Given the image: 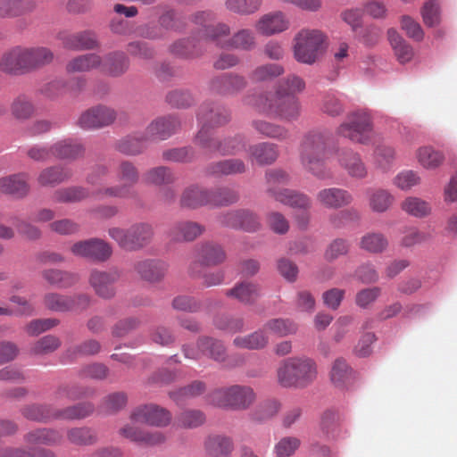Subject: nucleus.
<instances>
[{"mask_svg":"<svg viewBox=\"0 0 457 457\" xmlns=\"http://www.w3.org/2000/svg\"><path fill=\"white\" fill-rule=\"evenodd\" d=\"M143 181L146 185L164 187L173 184L176 176L170 168L158 166L146 170L143 175Z\"/></svg>","mask_w":457,"mask_h":457,"instance_id":"4c0bfd02","label":"nucleus"},{"mask_svg":"<svg viewBox=\"0 0 457 457\" xmlns=\"http://www.w3.org/2000/svg\"><path fill=\"white\" fill-rule=\"evenodd\" d=\"M145 133L140 137H127L121 139L117 145L118 150L127 155H136L143 152L145 147Z\"/></svg>","mask_w":457,"mask_h":457,"instance_id":"13d9d810","label":"nucleus"},{"mask_svg":"<svg viewBox=\"0 0 457 457\" xmlns=\"http://www.w3.org/2000/svg\"><path fill=\"white\" fill-rule=\"evenodd\" d=\"M205 391V384L202 381L195 380L190 385L182 387L177 391L170 392V397L178 404L183 403L187 398L200 395Z\"/></svg>","mask_w":457,"mask_h":457,"instance_id":"6e6d98bb","label":"nucleus"},{"mask_svg":"<svg viewBox=\"0 0 457 457\" xmlns=\"http://www.w3.org/2000/svg\"><path fill=\"white\" fill-rule=\"evenodd\" d=\"M226 295L244 304H253L261 296L262 290L258 284L243 281L228 290Z\"/></svg>","mask_w":457,"mask_h":457,"instance_id":"cd10ccee","label":"nucleus"},{"mask_svg":"<svg viewBox=\"0 0 457 457\" xmlns=\"http://www.w3.org/2000/svg\"><path fill=\"white\" fill-rule=\"evenodd\" d=\"M205 421V415L198 410H187L178 415L177 425L184 428H195L203 425Z\"/></svg>","mask_w":457,"mask_h":457,"instance_id":"e2e57ef3","label":"nucleus"},{"mask_svg":"<svg viewBox=\"0 0 457 457\" xmlns=\"http://www.w3.org/2000/svg\"><path fill=\"white\" fill-rule=\"evenodd\" d=\"M196 143L207 153H219L222 155H235L245 149V142L243 137L236 136L223 140L219 138H207L203 130L196 135Z\"/></svg>","mask_w":457,"mask_h":457,"instance_id":"9b49d317","label":"nucleus"},{"mask_svg":"<svg viewBox=\"0 0 457 457\" xmlns=\"http://www.w3.org/2000/svg\"><path fill=\"white\" fill-rule=\"evenodd\" d=\"M120 277V274L117 270L105 271L95 269L90 272L88 282L99 297L111 299L116 295L114 284Z\"/></svg>","mask_w":457,"mask_h":457,"instance_id":"2eb2a0df","label":"nucleus"},{"mask_svg":"<svg viewBox=\"0 0 457 457\" xmlns=\"http://www.w3.org/2000/svg\"><path fill=\"white\" fill-rule=\"evenodd\" d=\"M197 120L201 125L198 133L204 130L205 137L212 138L209 134V129L227 124L230 120V112L223 106L212 103H204L199 108Z\"/></svg>","mask_w":457,"mask_h":457,"instance_id":"f8f14e48","label":"nucleus"},{"mask_svg":"<svg viewBox=\"0 0 457 457\" xmlns=\"http://www.w3.org/2000/svg\"><path fill=\"white\" fill-rule=\"evenodd\" d=\"M263 328L279 337H283L295 335L297 332L298 326L291 320L279 318L268 320Z\"/></svg>","mask_w":457,"mask_h":457,"instance_id":"8fccbe9b","label":"nucleus"},{"mask_svg":"<svg viewBox=\"0 0 457 457\" xmlns=\"http://www.w3.org/2000/svg\"><path fill=\"white\" fill-rule=\"evenodd\" d=\"M171 418V413L167 409L154 403L138 406L130 414L131 421L154 427L168 426Z\"/></svg>","mask_w":457,"mask_h":457,"instance_id":"ddd939ff","label":"nucleus"},{"mask_svg":"<svg viewBox=\"0 0 457 457\" xmlns=\"http://www.w3.org/2000/svg\"><path fill=\"white\" fill-rule=\"evenodd\" d=\"M226 253L222 247L213 243H205L198 250V260L203 265L214 266L223 262Z\"/></svg>","mask_w":457,"mask_h":457,"instance_id":"a19ab883","label":"nucleus"},{"mask_svg":"<svg viewBox=\"0 0 457 457\" xmlns=\"http://www.w3.org/2000/svg\"><path fill=\"white\" fill-rule=\"evenodd\" d=\"M71 297L57 293H47L43 302L46 308L57 312H71Z\"/></svg>","mask_w":457,"mask_h":457,"instance_id":"680f3d73","label":"nucleus"},{"mask_svg":"<svg viewBox=\"0 0 457 457\" xmlns=\"http://www.w3.org/2000/svg\"><path fill=\"white\" fill-rule=\"evenodd\" d=\"M269 185L268 192L278 202L292 208L308 210L311 208V198L303 193L290 189H277V186L286 185L289 182L288 173L280 169L268 170L265 174Z\"/></svg>","mask_w":457,"mask_h":457,"instance_id":"20e7f679","label":"nucleus"},{"mask_svg":"<svg viewBox=\"0 0 457 457\" xmlns=\"http://www.w3.org/2000/svg\"><path fill=\"white\" fill-rule=\"evenodd\" d=\"M230 34V28L225 23H218L215 26H211L205 29V32L203 35H199L200 38L210 39L215 42L218 46L223 48H228L225 46L227 37Z\"/></svg>","mask_w":457,"mask_h":457,"instance_id":"4d7b16f0","label":"nucleus"},{"mask_svg":"<svg viewBox=\"0 0 457 457\" xmlns=\"http://www.w3.org/2000/svg\"><path fill=\"white\" fill-rule=\"evenodd\" d=\"M0 71L11 74L26 71L23 59V48L15 47L4 53L0 58Z\"/></svg>","mask_w":457,"mask_h":457,"instance_id":"f704fd0d","label":"nucleus"},{"mask_svg":"<svg viewBox=\"0 0 457 457\" xmlns=\"http://www.w3.org/2000/svg\"><path fill=\"white\" fill-rule=\"evenodd\" d=\"M108 234L120 247L129 251H136L151 242L154 237V228L150 223L138 222L131 225L127 229L118 227L110 228Z\"/></svg>","mask_w":457,"mask_h":457,"instance_id":"0eeeda50","label":"nucleus"},{"mask_svg":"<svg viewBox=\"0 0 457 457\" xmlns=\"http://www.w3.org/2000/svg\"><path fill=\"white\" fill-rule=\"evenodd\" d=\"M71 176L72 172L68 167L54 165L42 170L37 180L42 187H55L68 180Z\"/></svg>","mask_w":457,"mask_h":457,"instance_id":"7c9ffc66","label":"nucleus"},{"mask_svg":"<svg viewBox=\"0 0 457 457\" xmlns=\"http://www.w3.org/2000/svg\"><path fill=\"white\" fill-rule=\"evenodd\" d=\"M115 119V110L105 105H97L82 112L77 124L83 129H94L109 126Z\"/></svg>","mask_w":457,"mask_h":457,"instance_id":"4468645a","label":"nucleus"},{"mask_svg":"<svg viewBox=\"0 0 457 457\" xmlns=\"http://www.w3.org/2000/svg\"><path fill=\"white\" fill-rule=\"evenodd\" d=\"M262 4V0H226L225 7L230 12L239 15H252L257 12Z\"/></svg>","mask_w":457,"mask_h":457,"instance_id":"3c124183","label":"nucleus"},{"mask_svg":"<svg viewBox=\"0 0 457 457\" xmlns=\"http://www.w3.org/2000/svg\"><path fill=\"white\" fill-rule=\"evenodd\" d=\"M283 94L284 89H277L275 95L249 96L245 98V103L259 113L285 121H294L301 114L300 101L296 96Z\"/></svg>","mask_w":457,"mask_h":457,"instance_id":"f257e3e1","label":"nucleus"},{"mask_svg":"<svg viewBox=\"0 0 457 457\" xmlns=\"http://www.w3.org/2000/svg\"><path fill=\"white\" fill-rule=\"evenodd\" d=\"M198 346L203 353L216 361H223L226 357V349L222 343L212 337H200Z\"/></svg>","mask_w":457,"mask_h":457,"instance_id":"09e8293b","label":"nucleus"},{"mask_svg":"<svg viewBox=\"0 0 457 457\" xmlns=\"http://www.w3.org/2000/svg\"><path fill=\"white\" fill-rule=\"evenodd\" d=\"M62 438L59 432L52 429H37L28 433L25 440L30 444H54L58 443Z\"/></svg>","mask_w":457,"mask_h":457,"instance_id":"0e129e2a","label":"nucleus"},{"mask_svg":"<svg viewBox=\"0 0 457 457\" xmlns=\"http://www.w3.org/2000/svg\"><path fill=\"white\" fill-rule=\"evenodd\" d=\"M89 196L87 189L82 187L61 188L54 193L53 199L57 203H75Z\"/></svg>","mask_w":457,"mask_h":457,"instance_id":"864d4df0","label":"nucleus"},{"mask_svg":"<svg viewBox=\"0 0 457 457\" xmlns=\"http://www.w3.org/2000/svg\"><path fill=\"white\" fill-rule=\"evenodd\" d=\"M254 28L258 34L270 37L287 30L289 28V20L280 11L270 12L256 21Z\"/></svg>","mask_w":457,"mask_h":457,"instance_id":"f3484780","label":"nucleus"},{"mask_svg":"<svg viewBox=\"0 0 457 457\" xmlns=\"http://www.w3.org/2000/svg\"><path fill=\"white\" fill-rule=\"evenodd\" d=\"M235 346L248 350H261L265 348L269 344V337L266 330L259 329L246 336L237 337L233 340Z\"/></svg>","mask_w":457,"mask_h":457,"instance_id":"ea45409f","label":"nucleus"},{"mask_svg":"<svg viewBox=\"0 0 457 457\" xmlns=\"http://www.w3.org/2000/svg\"><path fill=\"white\" fill-rule=\"evenodd\" d=\"M338 164L347 172V174L355 179H364L368 175V170L361 155L351 148H339L337 153Z\"/></svg>","mask_w":457,"mask_h":457,"instance_id":"a211bd4d","label":"nucleus"},{"mask_svg":"<svg viewBox=\"0 0 457 457\" xmlns=\"http://www.w3.org/2000/svg\"><path fill=\"white\" fill-rule=\"evenodd\" d=\"M285 70L278 63H265L257 66L250 74L254 82L268 81L276 79L284 73Z\"/></svg>","mask_w":457,"mask_h":457,"instance_id":"603ef678","label":"nucleus"},{"mask_svg":"<svg viewBox=\"0 0 457 457\" xmlns=\"http://www.w3.org/2000/svg\"><path fill=\"white\" fill-rule=\"evenodd\" d=\"M336 133L337 136L360 144H369L372 137L370 116L365 112H353L347 120L340 124Z\"/></svg>","mask_w":457,"mask_h":457,"instance_id":"6e6552de","label":"nucleus"},{"mask_svg":"<svg viewBox=\"0 0 457 457\" xmlns=\"http://www.w3.org/2000/svg\"><path fill=\"white\" fill-rule=\"evenodd\" d=\"M62 40L65 48L75 51L91 50L99 46L96 34L91 30L65 35Z\"/></svg>","mask_w":457,"mask_h":457,"instance_id":"a878e982","label":"nucleus"},{"mask_svg":"<svg viewBox=\"0 0 457 457\" xmlns=\"http://www.w3.org/2000/svg\"><path fill=\"white\" fill-rule=\"evenodd\" d=\"M325 39L320 30L301 29L294 37V57L299 62L313 64L323 53Z\"/></svg>","mask_w":457,"mask_h":457,"instance_id":"39448f33","label":"nucleus"},{"mask_svg":"<svg viewBox=\"0 0 457 457\" xmlns=\"http://www.w3.org/2000/svg\"><path fill=\"white\" fill-rule=\"evenodd\" d=\"M252 126L258 133L266 137L278 140H284L288 137V130L278 124L262 120H254L252 121Z\"/></svg>","mask_w":457,"mask_h":457,"instance_id":"49530a36","label":"nucleus"},{"mask_svg":"<svg viewBox=\"0 0 457 457\" xmlns=\"http://www.w3.org/2000/svg\"><path fill=\"white\" fill-rule=\"evenodd\" d=\"M395 196L385 189H371L369 192V206L375 212H385L394 204Z\"/></svg>","mask_w":457,"mask_h":457,"instance_id":"c03bdc74","label":"nucleus"},{"mask_svg":"<svg viewBox=\"0 0 457 457\" xmlns=\"http://www.w3.org/2000/svg\"><path fill=\"white\" fill-rule=\"evenodd\" d=\"M211 204V191L190 185L184 188L179 197V204L186 209H197Z\"/></svg>","mask_w":457,"mask_h":457,"instance_id":"4be33fe9","label":"nucleus"},{"mask_svg":"<svg viewBox=\"0 0 457 457\" xmlns=\"http://www.w3.org/2000/svg\"><path fill=\"white\" fill-rule=\"evenodd\" d=\"M401 208L406 213L417 218H423L431 211L428 202L414 196L405 198L401 204Z\"/></svg>","mask_w":457,"mask_h":457,"instance_id":"5fc2aeb1","label":"nucleus"},{"mask_svg":"<svg viewBox=\"0 0 457 457\" xmlns=\"http://www.w3.org/2000/svg\"><path fill=\"white\" fill-rule=\"evenodd\" d=\"M129 67V59L127 54L121 51L112 52L102 58L100 65L101 71L111 77H120L123 75Z\"/></svg>","mask_w":457,"mask_h":457,"instance_id":"b1692460","label":"nucleus"},{"mask_svg":"<svg viewBox=\"0 0 457 457\" xmlns=\"http://www.w3.org/2000/svg\"><path fill=\"white\" fill-rule=\"evenodd\" d=\"M135 270L143 279L158 282L165 276L167 265L159 260H145L137 262Z\"/></svg>","mask_w":457,"mask_h":457,"instance_id":"c756f323","label":"nucleus"},{"mask_svg":"<svg viewBox=\"0 0 457 457\" xmlns=\"http://www.w3.org/2000/svg\"><path fill=\"white\" fill-rule=\"evenodd\" d=\"M22 415L30 420L46 422L54 419V411L48 405H29L22 410Z\"/></svg>","mask_w":457,"mask_h":457,"instance_id":"052dcab7","label":"nucleus"},{"mask_svg":"<svg viewBox=\"0 0 457 457\" xmlns=\"http://www.w3.org/2000/svg\"><path fill=\"white\" fill-rule=\"evenodd\" d=\"M116 177L122 185L99 188L96 195L101 197H129L130 195L129 187L136 185L139 180V171L132 162L123 161L117 168Z\"/></svg>","mask_w":457,"mask_h":457,"instance_id":"1a4fd4ad","label":"nucleus"},{"mask_svg":"<svg viewBox=\"0 0 457 457\" xmlns=\"http://www.w3.org/2000/svg\"><path fill=\"white\" fill-rule=\"evenodd\" d=\"M417 158L426 169H435L443 162L442 154L429 146L420 147L417 152Z\"/></svg>","mask_w":457,"mask_h":457,"instance_id":"69168bd1","label":"nucleus"},{"mask_svg":"<svg viewBox=\"0 0 457 457\" xmlns=\"http://www.w3.org/2000/svg\"><path fill=\"white\" fill-rule=\"evenodd\" d=\"M329 140V131L314 129L304 135L300 146L301 163L308 171L320 179L331 177L325 166V155Z\"/></svg>","mask_w":457,"mask_h":457,"instance_id":"f03ea898","label":"nucleus"},{"mask_svg":"<svg viewBox=\"0 0 457 457\" xmlns=\"http://www.w3.org/2000/svg\"><path fill=\"white\" fill-rule=\"evenodd\" d=\"M120 433L122 436L129 439L130 441L148 445L162 444L165 440V436L162 432H148L140 429L134 425L124 426L120 428Z\"/></svg>","mask_w":457,"mask_h":457,"instance_id":"bb28decb","label":"nucleus"},{"mask_svg":"<svg viewBox=\"0 0 457 457\" xmlns=\"http://www.w3.org/2000/svg\"><path fill=\"white\" fill-rule=\"evenodd\" d=\"M94 411L90 403H81L62 410L54 411L55 420H79L89 416Z\"/></svg>","mask_w":457,"mask_h":457,"instance_id":"de8ad7c7","label":"nucleus"},{"mask_svg":"<svg viewBox=\"0 0 457 457\" xmlns=\"http://www.w3.org/2000/svg\"><path fill=\"white\" fill-rule=\"evenodd\" d=\"M207 457H229L234 450L232 440L221 435H210L204 442Z\"/></svg>","mask_w":457,"mask_h":457,"instance_id":"393cba45","label":"nucleus"},{"mask_svg":"<svg viewBox=\"0 0 457 457\" xmlns=\"http://www.w3.org/2000/svg\"><path fill=\"white\" fill-rule=\"evenodd\" d=\"M180 128V121L173 115L158 117L145 129V140H165Z\"/></svg>","mask_w":457,"mask_h":457,"instance_id":"dca6fc26","label":"nucleus"},{"mask_svg":"<svg viewBox=\"0 0 457 457\" xmlns=\"http://www.w3.org/2000/svg\"><path fill=\"white\" fill-rule=\"evenodd\" d=\"M204 230V226L200 223L183 220L172 225L168 232V236L172 242H190L201 236Z\"/></svg>","mask_w":457,"mask_h":457,"instance_id":"412c9836","label":"nucleus"},{"mask_svg":"<svg viewBox=\"0 0 457 457\" xmlns=\"http://www.w3.org/2000/svg\"><path fill=\"white\" fill-rule=\"evenodd\" d=\"M354 378V371L344 358H337L334 361L330 379L337 387H343L350 384Z\"/></svg>","mask_w":457,"mask_h":457,"instance_id":"e433bc0d","label":"nucleus"},{"mask_svg":"<svg viewBox=\"0 0 457 457\" xmlns=\"http://www.w3.org/2000/svg\"><path fill=\"white\" fill-rule=\"evenodd\" d=\"M387 36L397 60L401 63L410 62L413 57L412 47L394 29H388Z\"/></svg>","mask_w":457,"mask_h":457,"instance_id":"79ce46f5","label":"nucleus"},{"mask_svg":"<svg viewBox=\"0 0 457 457\" xmlns=\"http://www.w3.org/2000/svg\"><path fill=\"white\" fill-rule=\"evenodd\" d=\"M255 400L256 394L254 390L251 386L244 385H233L228 387L219 388L209 395V401L212 404L234 410H246Z\"/></svg>","mask_w":457,"mask_h":457,"instance_id":"423d86ee","label":"nucleus"},{"mask_svg":"<svg viewBox=\"0 0 457 457\" xmlns=\"http://www.w3.org/2000/svg\"><path fill=\"white\" fill-rule=\"evenodd\" d=\"M102 64V57L96 54H85L71 59L66 64L68 73L88 72Z\"/></svg>","mask_w":457,"mask_h":457,"instance_id":"72a5a7b5","label":"nucleus"},{"mask_svg":"<svg viewBox=\"0 0 457 457\" xmlns=\"http://www.w3.org/2000/svg\"><path fill=\"white\" fill-rule=\"evenodd\" d=\"M301 445V440L296 436H284L274 447L275 457H291Z\"/></svg>","mask_w":457,"mask_h":457,"instance_id":"774afa93","label":"nucleus"},{"mask_svg":"<svg viewBox=\"0 0 457 457\" xmlns=\"http://www.w3.org/2000/svg\"><path fill=\"white\" fill-rule=\"evenodd\" d=\"M225 46L228 48L252 51L257 46V39L254 31L250 29H241L228 38Z\"/></svg>","mask_w":457,"mask_h":457,"instance_id":"58836bf2","label":"nucleus"},{"mask_svg":"<svg viewBox=\"0 0 457 457\" xmlns=\"http://www.w3.org/2000/svg\"><path fill=\"white\" fill-rule=\"evenodd\" d=\"M317 376V363L305 356L287 358L277 370L278 383L284 388H305L316 380Z\"/></svg>","mask_w":457,"mask_h":457,"instance_id":"7ed1b4c3","label":"nucleus"},{"mask_svg":"<svg viewBox=\"0 0 457 457\" xmlns=\"http://www.w3.org/2000/svg\"><path fill=\"white\" fill-rule=\"evenodd\" d=\"M12 114L18 120H28L35 112L31 101L25 96H18L11 105Z\"/></svg>","mask_w":457,"mask_h":457,"instance_id":"338daca9","label":"nucleus"},{"mask_svg":"<svg viewBox=\"0 0 457 457\" xmlns=\"http://www.w3.org/2000/svg\"><path fill=\"white\" fill-rule=\"evenodd\" d=\"M248 152L250 158L260 165L271 164L278 156V145L269 142L251 145Z\"/></svg>","mask_w":457,"mask_h":457,"instance_id":"2f4dec72","label":"nucleus"},{"mask_svg":"<svg viewBox=\"0 0 457 457\" xmlns=\"http://www.w3.org/2000/svg\"><path fill=\"white\" fill-rule=\"evenodd\" d=\"M317 202L327 209H340L352 204V194L340 187H328L320 190L316 195Z\"/></svg>","mask_w":457,"mask_h":457,"instance_id":"6ab92c4d","label":"nucleus"},{"mask_svg":"<svg viewBox=\"0 0 457 457\" xmlns=\"http://www.w3.org/2000/svg\"><path fill=\"white\" fill-rule=\"evenodd\" d=\"M70 250L74 256L95 262H104L112 254L111 245L96 237L77 241L71 245Z\"/></svg>","mask_w":457,"mask_h":457,"instance_id":"9d476101","label":"nucleus"},{"mask_svg":"<svg viewBox=\"0 0 457 457\" xmlns=\"http://www.w3.org/2000/svg\"><path fill=\"white\" fill-rule=\"evenodd\" d=\"M29 175L17 173L0 179V193L10 195L16 198L25 197L29 191Z\"/></svg>","mask_w":457,"mask_h":457,"instance_id":"5701e85b","label":"nucleus"},{"mask_svg":"<svg viewBox=\"0 0 457 457\" xmlns=\"http://www.w3.org/2000/svg\"><path fill=\"white\" fill-rule=\"evenodd\" d=\"M246 170L245 164L239 159H228L212 163L207 168L210 175H234L244 173Z\"/></svg>","mask_w":457,"mask_h":457,"instance_id":"37998d69","label":"nucleus"},{"mask_svg":"<svg viewBox=\"0 0 457 457\" xmlns=\"http://www.w3.org/2000/svg\"><path fill=\"white\" fill-rule=\"evenodd\" d=\"M244 76L235 73H225L211 81V89L220 95H235L246 87Z\"/></svg>","mask_w":457,"mask_h":457,"instance_id":"aec40b11","label":"nucleus"},{"mask_svg":"<svg viewBox=\"0 0 457 457\" xmlns=\"http://www.w3.org/2000/svg\"><path fill=\"white\" fill-rule=\"evenodd\" d=\"M388 245V241L383 234L380 233H368L361 239V248L370 253H381Z\"/></svg>","mask_w":457,"mask_h":457,"instance_id":"bf43d9fd","label":"nucleus"},{"mask_svg":"<svg viewBox=\"0 0 457 457\" xmlns=\"http://www.w3.org/2000/svg\"><path fill=\"white\" fill-rule=\"evenodd\" d=\"M53 53L46 47L23 48L26 71L48 64L53 61Z\"/></svg>","mask_w":457,"mask_h":457,"instance_id":"c9c22d12","label":"nucleus"},{"mask_svg":"<svg viewBox=\"0 0 457 457\" xmlns=\"http://www.w3.org/2000/svg\"><path fill=\"white\" fill-rule=\"evenodd\" d=\"M41 275L48 284L58 288L71 287L79 279V276L77 273L57 269L44 270Z\"/></svg>","mask_w":457,"mask_h":457,"instance_id":"473e14b6","label":"nucleus"},{"mask_svg":"<svg viewBox=\"0 0 457 457\" xmlns=\"http://www.w3.org/2000/svg\"><path fill=\"white\" fill-rule=\"evenodd\" d=\"M34 6V0H0V17L18 16Z\"/></svg>","mask_w":457,"mask_h":457,"instance_id":"a18cd8bd","label":"nucleus"},{"mask_svg":"<svg viewBox=\"0 0 457 457\" xmlns=\"http://www.w3.org/2000/svg\"><path fill=\"white\" fill-rule=\"evenodd\" d=\"M54 157L75 161L85 154V146L71 138L59 140L53 145Z\"/></svg>","mask_w":457,"mask_h":457,"instance_id":"c85d7f7f","label":"nucleus"}]
</instances>
